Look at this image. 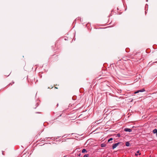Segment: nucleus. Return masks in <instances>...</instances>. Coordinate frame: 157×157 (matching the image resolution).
Instances as JSON below:
<instances>
[{
    "label": "nucleus",
    "instance_id": "nucleus-1",
    "mask_svg": "<svg viewBox=\"0 0 157 157\" xmlns=\"http://www.w3.org/2000/svg\"><path fill=\"white\" fill-rule=\"evenodd\" d=\"M120 143L118 142L117 143L114 144L112 147V148L113 149H115L116 147L120 144Z\"/></svg>",
    "mask_w": 157,
    "mask_h": 157
},
{
    "label": "nucleus",
    "instance_id": "nucleus-2",
    "mask_svg": "<svg viewBox=\"0 0 157 157\" xmlns=\"http://www.w3.org/2000/svg\"><path fill=\"white\" fill-rule=\"evenodd\" d=\"M145 91V89H143L141 90H138L134 92V93L137 94V93H139V92H143L144 91Z\"/></svg>",
    "mask_w": 157,
    "mask_h": 157
},
{
    "label": "nucleus",
    "instance_id": "nucleus-3",
    "mask_svg": "<svg viewBox=\"0 0 157 157\" xmlns=\"http://www.w3.org/2000/svg\"><path fill=\"white\" fill-rule=\"evenodd\" d=\"M124 131L125 132H131L132 131V130L130 128H125L124 129Z\"/></svg>",
    "mask_w": 157,
    "mask_h": 157
},
{
    "label": "nucleus",
    "instance_id": "nucleus-4",
    "mask_svg": "<svg viewBox=\"0 0 157 157\" xmlns=\"http://www.w3.org/2000/svg\"><path fill=\"white\" fill-rule=\"evenodd\" d=\"M152 132L154 134H156V136L157 137V129H154L152 131Z\"/></svg>",
    "mask_w": 157,
    "mask_h": 157
},
{
    "label": "nucleus",
    "instance_id": "nucleus-5",
    "mask_svg": "<svg viewBox=\"0 0 157 157\" xmlns=\"http://www.w3.org/2000/svg\"><path fill=\"white\" fill-rule=\"evenodd\" d=\"M125 145L127 147H129L130 146V144L129 142H126L125 143Z\"/></svg>",
    "mask_w": 157,
    "mask_h": 157
},
{
    "label": "nucleus",
    "instance_id": "nucleus-6",
    "mask_svg": "<svg viewBox=\"0 0 157 157\" xmlns=\"http://www.w3.org/2000/svg\"><path fill=\"white\" fill-rule=\"evenodd\" d=\"M106 145V144L104 143H102L101 144V146L102 147H105Z\"/></svg>",
    "mask_w": 157,
    "mask_h": 157
},
{
    "label": "nucleus",
    "instance_id": "nucleus-7",
    "mask_svg": "<svg viewBox=\"0 0 157 157\" xmlns=\"http://www.w3.org/2000/svg\"><path fill=\"white\" fill-rule=\"evenodd\" d=\"M82 153H84L85 152H87V151H86V150L84 148V149H82Z\"/></svg>",
    "mask_w": 157,
    "mask_h": 157
},
{
    "label": "nucleus",
    "instance_id": "nucleus-8",
    "mask_svg": "<svg viewBox=\"0 0 157 157\" xmlns=\"http://www.w3.org/2000/svg\"><path fill=\"white\" fill-rule=\"evenodd\" d=\"M121 136V135L120 133H118L117 134L116 137H120Z\"/></svg>",
    "mask_w": 157,
    "mask_h": 157
},
{
    "label": "nucleus",
    "instance_id": "nucleus-9",
    "mask_svg": "<svg viewBox=\"0 0 157 157\" xmlns=\"http://www.w3.org/2000/svg\"><path fill=\"white\" fill-rule=\"evenodd\" d=\"M113 140V139L112 138H110V139H109L108 140V142H109L110 141H111L112 140Z\"/></svg>",
    "mask_w": 157,
    "mask_h": 157
},
{
    "label": "nucleus",
    "instance_id": "nucleus-10",
    "mask_svg": "<svg viewBox=\"0 0 157 157\" xmlns=\"http://www.w3.org/2000/svg\"><path fill=\"white\" fill-rule=\"evenodd\" d=\"M89 156L88 154H86L84 155L83 157H88Z\"/></svg>",
    "mask_w": 157,
    "mask_h": 157
},
{
    "label": "nucleus",
    "instance_id": "nucleus-11",
    "mask_svg": "<svg viewBox=\"0 0 157 157\" xmlns=\"http://www.w3.org/2000/svg\"><path fill=\"white\" fill-rule=\"evenodd\" d=\"M148 65L149 66H151L152 65V64H150V63H148Z\"/></svg>",
    "mask_w": 157,
    "mask_h": 157
},
{
    "label": "nucleus",
    "instance_id": "nucleus-12",
    "mask_svg": "<svg viewBox=\"0 0 157 157\" xmlns=\"http://www.w3.org/2000/svg\"><path fill=\"white\" fill-rule=\"evenodd\" d=\"M148 5L147 4H146V6H145V9H146V8H147V7H148Z\"/></svg>",
    "mask_w": 157,
    "mask_h": 157
},
{
    "label": "nucleus",
    "instance_id": "nucleus-13",
    "mask_svg": "<svg viewBox=\"0 0 157 157\" xmlns=\"http://www.w3.org/2000/svg\"><path fill=\"white\" fill-rule=\"evenodd\" d=\"M157 63V61H155V62H153V63H152V64H153V63Z\"/></svg>",
    "mask_w": 157,
    "mask_h": 157
},
{
    "label": "nucleus",
    "instance_id": "nucleus-14",
    "mask_svg": "<svg viewBox=\"0 0 157 157\" xmlns=\"http://www.w3.org/2000/svg\"><path fill=\"white\" fill-rule=\"evenodd\" d=\"M140 152L139 151H137V154L139 153Z\"/></svg>",
    "mask_w": 157,
    "mask_h": 157
},
{
    "label": "nucleus",
    "instance_id": "nucleus-15",
    "mask_svg": "<svg viewBox=\"0 0 157 157\" xmlns=\"http://www.w3.org/2000/svg\"><path fill=\"white\" fill-rule=\"evenodd\" d=\"M138 155V154H137V153H136V154H135V155H136V156H137V155Z\"/></svg>",
    "mask_w": 157,
    "mask_h": 157
},
{
    "label": "nucleus",
    "instance_id": "nucleus-16",
    "mask_svg": "<svg viewBox=\"0 0 157 157\" xmlns=\"http://www.w3.org/2000/svg\"><path fill=\"white\" fill-rule=\"evenodd\" d=\"M80 153H79L78 155V156H80Z\"/></svg>",
    "mask_w": 157,
    "mask_h": 157
},
{
    "label": "nucleus",
    "instance_id": "nucleus-17",
    "mask_svg": "<svg viewBox=\"0 0 157 157\" xmlns=\"http://www.w3.org/2000/svg\"><path fill=\"white\" fill-rule=\"evenodd\" d=\"M146 2H147L148 1V0H146Z\"/></svg>",
    "mask_w": 157,
    "mask_h": 157
},
{
    "label": "nucleus",
    "instance_id": "nucleus-18",
    "mask_svg": "<svg viewBox=\"0 0 157 157\" xmlns=\"http://www.w3.org/2000/svg\"><path fill=\"white\" fill-rule=\"evenodd\" d=\"M73 134H74V133H72V134H72V135H73Z\"/></svg>",
    "mask_w": 157,
    "mask_h": 157
},
{
    "label": "nucleus",
    "instance_id": "nucleus-19",
    "mask_svg": "<svg viewBox=\"0 0 157 157\" xmlns=\"http://www.w3.org/2000/svg\"><path fill=\"white\" fill-rule=\"evenodd\" d=\"M65 40H66L67 39H65Z\"/></svg>",
    "mask_w": 157,
    "mask_h": 157
}]
</instances>
